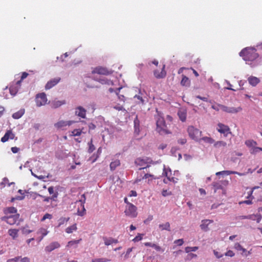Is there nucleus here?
Segmentation results:
<instances>
[{"label": "nucleus", "instance_id": "9", "mask_svg": "<svg viewBox=\"0 0 262 262\" xmlns=\"http://www.w3.org/2000/svg\"><path fill=\"white\" fill-rule=\"evenodd\" d=\"M19 217V215L18 214L10 215L4 217L3 220H4L8 224L12 225L17 224V222L18 221Z\"/></svg>", "mask_w": 262, "mask_h": 262}, {"label": "nucleus", "instance_id": "3", "mask_svg": "<svg viewBox=\"0 0 262 262\" xmlns=\"http://www.w3.org/2000/svg\"><path fill=\"white\" fill-rule=\"evenodd\" d=\"M189 137L195 141L200 142L202 132L193 126H189L187 129Z\"/></svg>", "mask_w": 262, "mask_h": 262}, {"label": "nucleus", "instance_id": "53", "mask_svg": "<svg viewBox=\"0 0 262 262\" xmlns=\"http://www.w3.org/2000/svg\"><path fill=\"white\" fill-rule=\"evenodd\" d=\"M220 106H224V105L221 104H216V105H212L211 107L216 111H219L220 110H221Z\"/></svg>", "mask_w": 262, "mask_h": 262}, {"label": "nucleus", "instance_id": "26", "mask_svg": "<svg viewBox=\"0 0 262 262\" xmlns=\"http://www.w3.org/2000/svg\"><path fill=\"white\" fill-rule=\"evenodd\" d=\"M19 230L16 229H10L8 230L9 235L12 237L13 239H15L18 237V233Z\"/></svg>", "mask_w": 262, "mask_h": 262}, {"label": "nucleus", "instance_id": "48", "mask_svg": "<svg viewBox=\"0 0 262 262\" xmlns=\"http://www.w3.org/2000/svg\"><path fill=\"white\" fill-rule=\"evenodd\" d=\"M89 152H92L95 149V147L92 143V139H91V142L89 143Z\"/></svg>", "mask_w": 262, "mask_h": 262}, {"label": "nucleus", "instance_id": "46", "mask_svg": "<svg viewBox=\"0 0 262 262\" xmlns=\"http://www.w3.org/2000/svg\"><path fill=\"white\" fill-rule=\"evenodd\" d=\"M226 172V174H228V175H229V174H236L239 176H244L245 174L243 173H240V172H237V171H230V170H227Z\"/></svg>", "mask_w": 262, "mask_h": 262}, {"label": "nucleus", "instance_id": "10", "mask_svg": "<svg viewBox=\"0 0 262 262\" xmlns=\"http://www.w3.org/2000/svg\"><path fill=\"white\" fill-rule=\"evenodd\" d=\"M165 65L163 64L162 68L160 70H155L154 71V75L157 79H162L165 77L166 72L165 70Z\"/></svg>", "mask_w": 262, "mask_h": 262}, {"label": "nucleus", "instance_id": "29", "mask_svg": "<svg viewBox=\"0 0 262 262\" xmlns=\"http://www.w3.org/2000/svg\"><path fill=\"white\" fill-rule=\"evenodd\" d=\"M120 165V162L119 160H115L114 161H112L110 165V169L111 170H114L116 168L119 166Z\"/></svg>", "mask_w": 262, "mask_h": 262}, {"label": "nucleus", "instance_id": "25", "mask_svg": "<svg viewBox=\"0 0 262 262\" xmlns=\"http://www.w3.org/2000/svg\"><path fill=\"white\" fill-rule=\"evenodd\" d=\"M20 85H19L17 84V82L14 85H11L10 87V94L12 95H15L17 92H18V90L20 89Z\"/></svg>", "mask_w": 262, "mask_h": 262}, {"label": "nucleus", "instance_id": "27", "mask_svg": "<svg viewBox=\"0 0 262 262\" xmlns=\"http://www.w3.org/2000/svg\"><path fill=\"white\" fill-rule=\"evenodd\" d=\"M65 103H66L65 100L60 101V100H57L55 99L52 102L51 105H52V107L57 108Z\"/></svg>", "mask_w": 262, "mask_h": 262}, {"label": "nucleus", "instance_id": "15", "mask_svg": "<svg viewBox=\"0 0 262 262\" xmlns=\"http://www.w3.org/2000/svg\"><path fill=\"white\" fill-rule=\"evenodd\" d=\"M60 247V244L57 242H54L50 243L45 247V251L47 252H51L54 250L59 248Z\"/></svg>", "mask_w": 262, "mask_h": 262}, {"label": "nucleus", "instance_id": "11", "mask_svg": "<svg viewBox=\"0 0 262 262\" xmlns=\"http://www.w3.org/2000/svg\"><path fill=\"white\" fill-rule=\"evenodd\" d=\"M75 122L74 121H63L60 120L55 123L54 126L58 129H63L64 127L67 126H70Z\"/></svg>", "mask_w": 262, "mask_h": 262}, {"label": "nucleus", "instance_id": "61", "mask_svg": "<svg viewBox=\"0 0 262 262\" xmlns=\"http://www.w3.org/2000/svg\"><path fill=\"white\" fill-rule=\"evenodd\" d=\"M20 262H30V259L27 257L21 258L20 257Z\"/></svg>", "mask_w": 262, "mask_h": 262}, {"label": "nucleus", "instance_id": "60", "mask_svg": "<svg viewBox=\"0 0 262 262\" xmlns=\"http://www.w3.org/2000/svg\"><path fill=\"white\" fill-rule=\"evenodd\" d=\"M225 255L226 256H230V257H232L234 255V252L231 251V250H228L226 253H225Z\"/></svg>", "mask_w": 262, "mask_h": 262}, {"label": "nucleus", "instance_id": "14", "mask_svg": "<svg viewBox=\"0 0 262 262\" xmlns=\"http://www.w3.org/2000/svg\"><path fill=\"white\" fill-rule=\"evenodd\" d=\"M61 78L60 77H56L49 80L45 85L46 90H49L56 85L60 82Z\"/></svg>", "mask_w": 262, "mask_h": 262}, {"label": "nucleus", "instance_id": "8", "mask_svg": "<svg viewBox=\"0 0 262 262\" xmlns=\"http://www.w3.org/2000/svg\"><path fill=\"white\" fill-rule=\"evenodd\" d=\"M222 111L229 114H237L242 111V107L238 106L237 107H230L227 106H220Z\"/></svg>", "mask_w": 262, "mask_h": 262}, {"label": "nucleus", "instance_id": "62", "mask_svg": "<svg viewBox=\"0 0 262 262\" xmlns=\"http://www.w3.org/2000/svg\"><path fill=\"white\" fill-rule=\"evenodd\" d=\"M11 149L12 152L14 154L17 153L19 150V148L17 147H11Z\"/></svg>", "mask_w": 262, "mask_h": 262}, {"label": "nucleus", "instance_id": "40", "mask_svg": "<svg viewBox=\"0 0 262 262\" xmlns=\"http://www.w3.org/2000/svg\"><path fill=\"white\" fill-rule=\"evenodd\" d=\"M110 260L106 258H95L92 260V262H108Z\"/></svg>", "mask_w": 262, "mask_h": 262}, {"label": "nucleus", "instance_id": "54", "mask_svg": "<svg viewBox=\"0 0 262 262\" xmlns=\"http://www.w3.org/2000/svg\"><path fill=\"white\" fill-rule=\"evenodd\" d=\"M134 98L137 99L138 100V101H137V102L139 103H143V102H144V100L143 99L142 97L141 96H140V95H136L134 96Z\"/></svg>", "mask_w": 262, "mask_h": 262}, {"label": "nucleus", "instance_id": "63", "mask_svg": "<svg viewBox=\"0 0 262 262\" xmlns=\"http://www.w3.org/2000/svg\"><path fill=\"white\" fill-rule=\"evenodd\" d=\"M48 190L50 194L53 195L54 193H55V192H54V187L53 186L49 187L48 188Z\"/></svg>", "mask_w": 262, "mask_h": 262}, {"label": "nucleus", "instance_id": "51", "mask_svg": "<svg viewBox=\"0 0 262 262\" xmlns=\"http://www.w3.org/2000/svg\"><path fill=\"white\" fill-rule=\"evenodd\" d=\"M154 248L157 251L161 252H163L164 251V249L161 247L160 246L155 244L154 246Z\"/></svg>", "mask_w": 262, "mask_h": 262}, {"label": "nucleus", "instance_id": "35", "mask_svg": "<svg viewBox=\"0 0 262 262\" xmlns=\"http://www.w3.org/2000/svg\"><path fill=\"white\" fill-rule=\"evenodd\" d=\"M69 220H70L69 217H60L58 221V227H60L61 225L64 224L65 223H67L69 221Z\"/></svg>", "mask_w": 262, "mask_h": 262}, {"label": "nucleus", "instance_id": "38", "mask_svg": "<svg viewBox=\"0 0 262 262\" xmlns=\"http://www.w3.org/2000/svg\"><path fill=\"white\" fill-rule=\"evenodd\" d=\"M82 133V129H75L72 132V135L73 136H79L81 135Z\"/></svg>", "mask_w": 262, "mask_h": 262}, {"label": "nucleus", "instance_id": "23", "mask_svg": "<svg viewBox=\"0 0 262 262\" xmlns=\"http://www.w3.org/2000/svg\"><path fill=\"white\" fill-rule=\"evenodd\" d=\"M213 146L216 149L224 148L227 146V143L223 141H219L213 143Z\"/></svg>", "mask_w": 262, "mask_h": 262}, {"label": "nucleus", "instance_id": "43", "mask_svg": "<svg viewBox=\"0 0 262 262\" xmlns=\"http://www.w3.org/2000/svg\"><path fill=\"white\" fill-rule=\"evenodd\" d=\"M28 74L27 73L23 72L22 73L20 80L17 81V84L18 85V86L20 85L22 80L23 79H24L25 78H26L28 76Z\"/></svg>", "mask_w": 262, "mask_h": 262}, {"label": "nucleus", "instance_id": "59", "mask_svg": "<svg viewBox=\"0 0 262 262\" xmlns=\"http://www.w3.org/2000/svg\"><path fill=\"white\" fill-rule=\"evenodd\" d=\"M178 142L179 144L183 145L187 142V140L186 138H182L179 139Z\"/></svg>", "mask_w": 262, "mask_h": 262}, {"label": "nucleus", "instance_id": "44", "mask_svg": "<svg viewBox=\"0 0 262 262\" xmlns=\"http://www.w3.org/2000/svg\"><path fill=\"white\" fill-rule=\"evenodd\" d=\"M198 249V247H187L185 248V252L186 253H189L190 251H195Z\"/></svg>", "mask_w": 262, "mask_h": 262}, {"label": "nucleus", "instance_id": "19", "mask_svg": "<svg viewBox=\"0 0 262 262\" xmlns=\"http://www.w3.org/2000/svg\"><path fill=\"white\" fill-rule=\"evenodd\" d=\"M248 81L250 85L255 86L259 83L260 80L256 77L251 76L248 78Z\"/></svg>", "mask_w": 262, "mask_h": 262}, {"label": "nucleus", "instance_id": "4", "mask_svg": "<svg viewBox=\"0 0 262 262\" xmlns=\"http://www.w3.org/2000/svg\"><path fill=\"white\" fill-rule=\"evenodd\" d=\"M86 198L84 194L81 195V198L78 201L75 202L76 204H79L77 208V214L79 216H82L86 214V210L84 208V204L85 203Z\"/></svg>", "mask_w": 262, "mask_h": 262}, {"label": "nucleus", "instance_id": "21", "mask_svg": "<svg viewBox=\"0 0 262 262\" xmlns=\"http://www.w3.org/2000/svg\"><path fill=\"white\" fill-rule=\"evenodd\" d=\"M96 81H98L100 83L102 84H105L107 85H113V82L112 80L108 79L106 78H100L99 79H95Z\"/></svg>", "mask_w": 262, "mask_h": 262}, {"label": "nucleus", "instance_id": "28", "mask_svg": "<svg viewBox=\"0 0 262 262\" xmlns=\"http://www.w3.org/2000/svg\"><path fill=\"white\" fill-rule=\"evenodd\" d=\"M159 227L161 231L167 230L170 231V225L169 222H166L165 224H161L159 225Z\"/></svg>", "mask_w": 262, "mask_h": 262}, {"label": "nucleus", "instance_id": "47", "mask_svg": "<svg viewBox=\"0 0 262 262\" xmlns=\"http://www.w3.org/2000/svg\"><path fill=\"white\" fill-rule=\"evenodd\" d=\"M6 211L10 213H15L17 212V209L15 207H11L7 208Z\"/></svg>", "mask_w": 262, "mask_h": 262}, {"label": "nucleus", "instance_id": "56", "mask_svg": "<svg viewBox=\"0 0 262 262\" xmlns=\"http://www.w3.org/2000/svg\"><path fill=\"white\" fill-rule=\"evenodd\" d=\"M174 243L177 244L178 246H182L184 243V241L183 239H179L175 240L174 241Z\"/></svg>", "mask_w": 262, "mask_h": 262}, {"label": "nucleus", "instance_id": "24", "mask_svg": "<svg viewBox=\"0 0 262 262\" xmlns=\"http://www.w3.org/2000/svg\"><path fill=\"white\" fill-rule=\"evenodd\" d=\"M181 84L183 86L188 87L190 85V81L187 77L183 75L182 79L181 81Z\"/></svg>", "mask_w": 262, "mask_h": 262}, {"label": "nucleus", "instance_id": "52", "mask_svg": "<svg viewBox=\"0 0 262 262\" xmlns=\"http://www.w3.org/2000/svg\"><path fill=\"white\" fill-rule=\"evenodd\" d=\"M20 257L17 256L13 258L8 259L7 262H20Z\"/></svg>", "mask_w": 262, "mask_h": 262}, {"label": "nucleus", "instance_id": "32", "mask_svg": "<svg viewBox=\"0 0 262 262\" xmlns=\"http://www.w3.org/2000/svg\"><path fill=\"white\" fill-rule=\"evenodd\" d=\"M77 229L76 224H74L72 226L68 227L66 229V232L67 233H72L73 231H76Z\"/></svg>", "mask_w": 262, "mask_h": 262}, {"label": "nucleus", "instance_id": "64", "mask_svg": "<svg viewBox=\"0 0 262 262\" xmlns=\"http://www.w3.org/2000/svg\"><path fill=\"white\" fill-rule=\"evenodd\" d=\"M114 108L118 111H122L123 110H124L123 108V107L122 105H117L115 106H114Z\"/></svg>", "mask_w": 262, "mask_h": 262}, {"label": "nucleus", "instance_id": "5", "mask_svg": "<svg viewBox=\"0 0 262 262\" xmlns=\"http://www.w3.org/2000/svg\"><path fill=\"white\" fill-rule=\"evenodd\" d=\"M124 213L127 216L135 218L138 215L137 208L133 204H128V205H126Z\"/></svg>", "mask_w": 262, "mask_h": 262}, {"label": "nucleus", "instance_id": "41", "mask_svg": "<svg viewBox=\"0 0 262 262\" xmlns=\"http://www.w3.org/2000/svg\"><path fill=\"white\" fill-rule=\"evenodd\" d=\"M259 151H262V148L255 146L253 148L251 149L250 152L252 154H254L259 152Z\"/></svg>", "mask_w": 262, "mask_h": 262}, {"label": "nucleus", "instance_id": "16", "mask_svg": "<svg viewBox=\"0 0 262 262\" xmlns=\"http://www.w3.org/2000/svg\"><path fill=\"white\" fill-rule=\"evenodd\" d=\"M217 130L221 134H225L229 132L230 128L226 125L219 123L217 124Z\"/></svg>", "mask_w": 262, "mask_h": 262}, {"label": "nucleus", "instance_id": "7", "mask_svg": "<svg viewBox=\"0 0 262 262\" xmlns=\"http://www.w3.org/2000/svg\"><path fill=\"white\" fill-rule=\"evenodd\" d=\"M47 98L45 93L38 94L35 98L36 105L40 106L45 105L47 102Z\"/></svg>", "mask_w": 262, "mask_h": 262}, {"label": "nucleus", "instance_id": "45", "mask_svg": "<svg viewBox=\"0 0 262 262\" xmlns=\"http://www.w3.org/2000/svg\"><path fill=\"white\" fill-rule=\"evenodd\" d=\"M81 240V239H80L79 240H74V241H70L68 243L67 247H70L72 246L75 244H78L79 243L80 241Z\"/></svg>", "mask_w": 262, "mask_h": 262}, {"label": "nucleus", "instance_id": "6", "mask_svg": "<svg viewBox=\"0 0 262 262\" xmlns=\"http://www.w3.org/2000/svg\"><path fill=\"white\" fill-rule=\"evenodd\" d=\"M92 73L103 75H109L113 73V71L108 70L105 67L98 66L93 69Z\"/></svg>", "mask_w": 262, "mask_h": 262}, {"label": "nucleus", "instance_id": "42", "mask_svg": "<svg viewBox=\"0 0 262 262\" xmlns=\"http://www.w3.org/2000/svg\"><path fill=\"white\" fill-rule=\"evenodd\" d=\"M255 216L254 215H241L238 216L239 220H244V219H251L254 220V217Z\"/></svg>", "mask_w": 262, "mask_h": 262}, {"label": "nucleus", "instance_id": "12", "mask_svg": "<svg viewBox=\"0 0 262 262\" xmlns=\"http://www.w3.org/2000/svg\"><path fill=\"white\" fill-rule=\"evenodd\" d=\"M9 139H15L16 140L17 137H15V134L11 129L7 130L4 136L1 138V141L5 143L8 141Z\"/></svg>", "mask_w": 262, "mask_h": 262}, {"label": "nucleus", "instance_id": "13", "mask_svg": "<svg viewBox=\"0 0 262 262\" xmlns=\"http://www.w3.org/2000/svg\"><path fill=\"white\" fill-rule=\"evenodd\" d=\"M75 114L80 118L85 119L86 118V110L82 106H77L75 108Z\"/></svg>", "mask_w": 262, "mask_h": 262}, {"label": "nucleus", "instance_id": "20", "mask_svg": "<svg viewBox=\"0 0 262 262\" xmlns=\"http://www.w3.org/2000/svg\"><path fill=\"white\" fill-rule=\"evenodd\" d=\"M104 244L106 246H109L112 244H117L118 243V241L117 239H115L112 237L107 238L106 237H104L103 238Z\"/></svg>", "mask_w": 262, "mask_h": 262}, {"label": "nucleus", "instance_id": "17", "mask_svg": "<svg viewBox=\"0 0 262 262\" xmlns=\"http://www.w3.org/2000/svg\"><path fill=\"white\" fill-rule=\"evenodd\" d=\"M212 222L213 221L210 220H203L202 221V224L200 225V227L203 230L207 231L208 230V225Z\"/></svg>", "mask_w": 262, "mask_h": 262}, {"label": "nucleus", "instance_id": "2", "mask_svg": "<svg viewBox=\"0 0 262 262\" xmlns=\"http://www.w3.org/2000/svg\"><path fill=\"white\" fill-rule=\"evenodd\" d=\"M239 55L245 61H253L258 57L256 50L252 47L244 48L240 52Z\"/></svg>", "mask_w": 262, "mask_h": 262}, {"label": "nucleus", "instance_id": "22", "mask_svg": "<svg viewBox=\"0 0 262 262\" xmlns=\"http://www.w3.org/2000/svg\"><path fill=\"white\" fill-rule=\"evenodd\" d=\"M134 129H135V133L139 135L140 130V121L138 118V116H136L135 119H134Z\"/></svg>", "mask_w": 262, "mask_h": 262}, {"label": "nucleus", "instance_id": "37", "mask_svg": "<svg viewBox=\"0 0 262 262\" xmlns=\"http://www.w3.org/2000/svg\"><path fill=\"white\" fill-rule=\"evenodd\" d=\"M24 113V111H21V110L17 112L14 113L12 115V117L14 119H18L20 118L23 115Z\"/></svg>", "mask_w": 262, "mask_h": 262}, {"label": "nucleus", "instance_id": "50", "mask_svg": "<svg viewBox=\"0 0 262 262\" xmlns=\"http://www.w3.org/2000/svg\"><path fill=\"white\" fill-rule=\"evenodd\" d=\"M52 217V214H49L48 213H46L42 217V218L41 219V221L43 222L44 221H45L46 219H51Z\"/></svg>", "mask_w": 262, "mask_h": 262}, {"label": "nucleus", "instance_id": "30", "mask_svg": "<svg viewBox=\"0 0 262 262\" xmlns=\"http://www.w3.org/2000/svg\"><path fill=\"white\" fill-rule=\"evenodd\" d=\"M49 233V231L45 228H41L38 230L36 234L39 236L45 237Z\"/></svg>", "mask_w": 262, "mask_h": 262}, {"label": "nucleus", "instance_id": "31", "mask_svg": "<svg viewBox=\"0 0 262 262\" xmlns=\"http://www.w3.org/2000/svg\"><path fill=\"white\" fill-rule=\"evenodd\" d=\"M245 144L247 147L252 148L256 146L257 143L253 140H248L245 141Z\"/></svg>", "mask_w": 262, "mask_h": 262}, {"label": "nucleus", "instance_id": "36", "mask_svg": "<svg viewBox=\"0 0 262 262\" xmlns=\"http://www.w3.org/2000/svg\"><path fill=\"white\" fill-rule=\"evenodd\" d=\"M201 141H203L204 142L210 144H213L214 142V140L211 137H201Z\"/></svg>", "mask_w": 262, "mask_h": 262}, {"label": "nucleus", "instance_id": "1", "mask_svg": "<svg viewBox=\"0 0 262 262\" xmlns=\"http://www.w3.org/2000/svg\"><path fill=\"white\" fill-rule=\"evenodd\" d=\"M156 121V131L160 135H164L171 134L168 129L163 117L159 113L155 117Z\"/></svg>", "mask_w": 262, "mask_h": 262}, {"label": "nucleus", "instance_id": "57", "mask_svg": "<svg viewBox=\"0 0 262 262\" xmlns=\"http://www.w3.org/2000/svg\"><path fill=\"white\" fill-rule=\"evenodd\" d=\"M242 247H243L238 243H235L234 246V248L238 251H240Z\"/></svg>", "mask_w": 262, "mask_h": 262}, {"label": "nucleus", "instance_id": "55", "mask_svg": "<svg viewBox=\"0 0 262 262\" xmlns=\"http://www.w3.org/2000/svg\"><path fill=\"white\" fill-rule=\"evenodd\" d=\"M21 231H22L23 234H28L32 232V230L27 229L25 227H24L21 229Z\"/></svg>", "mask_w": 262, "mask_h": 262}, {"label": "nucleus", "instance_id": "33", "mask_svg": "<svg viewBox=\"0 0 262 262\" xmlns=\"http://www.w3.org/2000/svg\"><path fill=\"white\" fill-rule=\"evenodd\" d=\"M212 188L214 190V193H215L217 190L223 189L222 185L220 183H217V182H213L212 184Z\"/></svg>", "mask_w": 262, "mask_h": 262}, {"label": "nucleus", "instance_id": "18", "mask_svg": "<svg viewBox=\"0 0 262 262\" xmlns=\"http://www.w3.org/2000/svg\"><path fill=\"white\" fill-rule=\"evenodd\" d=\"M178 115L182 122H185L187 116L186 110L185 109H180L178 112Z\"/></svg>", "mask_w": 262, "mask_h": 262}, {"label": "nucleus", "instance_id": "34", "mask_svg": "<svg viewBox=\"0 0 262 262\" xmlns=\"http://www.w3.org/2000/svg\"><path fill=\"white\" fill-rule=\"evenodd\" d=\"M58 195V193L57 191L55 192L53 195L51 197H43V201L46 202H49L50 200H53L54 201H56V199L57 198Z\"/></svg>", "mask_w": 262, "mask_h": 262}, {"label": "nucleus", "instance_id": "58", "mask_svg": "<svg viewBox=\"0 0 262 262\" xmlns=\"http://www.w3.org/2000/svg\"><path fill=\"white\" fill-rule=\"evenodd\" d=\"M133 248H129L127 250L126 253L125 255V258H128L129 257V255L130 253L133 251Z\"/></svg>", "mask_w": 262, "mask_h": 262}, {"label": "nucleus", "instance_id": "39", "mask_svg": "<svg viewBox=\"0 0 262 262\" xmlns=\"http://www.w3.org/2000/svg\"><path fill=\"white\" fill-rule=\"evenodd\" d=\"M163 174H164L167 178V179H168L169 181H172L173 182V183H177V179H176L174 177H171L170 178V177H169L168 176V173L166 171V169L165 168H164V171H163Z\"/></svg>", "mask_w": 262, "mask_h": 262}, {"label": "nucleus", "instance_id": "49", "mask_svg": "<svg viewBox=\"0 0 262 262\" xmlns=\"http://www.w3.org/2000/svg\"><path fill=\"white\" fill-rule=\"evenodd\" d=\"M143 234L139 233L133 239V241L135 242H139L141 241L143 238Z\"/></svg>", "mask_w": 262, "mask_h": 262}]
</instances>
